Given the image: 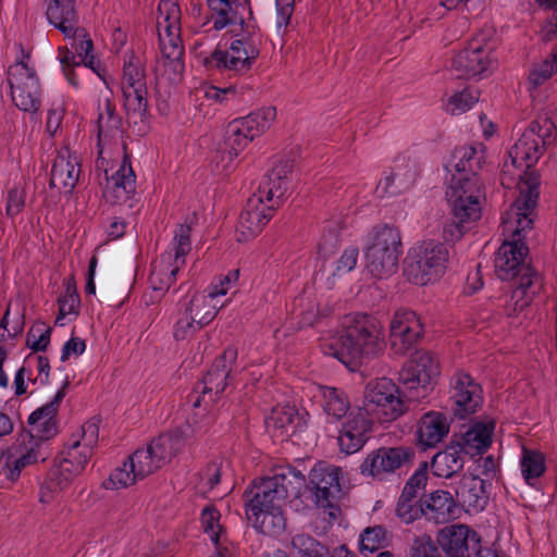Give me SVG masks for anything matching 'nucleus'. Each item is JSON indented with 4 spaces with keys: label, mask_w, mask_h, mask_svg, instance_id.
I'll list each match as a JSON object with an SVG mask.
<instances>
[{
    "label": "nucleus",
    "mask_w": 557,
    "mask_h": 557,
    "mask_svg": "<svg viewBox=\"0 0 557 557\" xmlns=\"http://www.w3.org/2000/svg\"><path fill=\"white\" fill-rule=\"evenodd\" d=\"M506 215L507 218L503 219V223L508 224V220L515 218L517 226L512 231V239L505 240L496 252L495 271L502 281L518 278L511 296V299L515 300L513 308L512 311L508 312V315H512L530 306L541 287L539 273L530 263L524 262L529 253V247L524 242V236H522V232L533 228L537 214L535 210L534 214L527 215L525 221L523 215L509 214L508 211Z\"/></svg>",
    "instance_id": "obj_1"
},
{
    "label": "nucleus",
    "mask_w": 557,
    "mask_h": 557,
    "mask_svg": "<svg viewBox=\"0 0 557 557\" xmlns=\"http://www.w3.org/2000/svg\"><path fill=\"white\" fill-rule=\"evenodd\" d=\"M248 520L253 518L255 528L265 535H280L286 529L283 507L285 490L278 488L271 476L256 478L244 492Z\"/></svg>",
    "instance_id": "obj_2"
},
{
    "label": "nucleus",
    "mask_w": 557,
    "mask_h": 557,
    "mask_svg": "<svg viewBox=\"0 0 557 557\" xmlns=\"http://www.w3.org/2000/svg\"><path fill=\"white\" fill-rule=\"evenodd\" d=\"M380 327L376 319L370 314L358 313L345 326L343 333L325 351L341 361L349 371H357L364 358L380 350Z\"/></svg>",
    "instance_id": "obj_3"
},
{
    "label": "nucleus",
    "mask_w": 557,
    "mask_h": 557,
    "mask_svg": "<svg viewBox=\"0 0 557 557\" xmlns=\"http://www.w3.org/2000/svg\"><path fill=\"white\" fill-rule=\"evenodd\" d=\"M545 149L536 139L532 129H525L518 141L509 151L512 164L518 160L527 162L525 171L520 177L519 197L510 205L509 214L523 215L534 214L540 198L541 174L534 168Z\"/></svg>",
    "instance_id": "obj_4"
},
{
    "label": "nucleus",
    "mask_w": 557,
    "mask_h": 557,
    "mask_svg": "<svg viewBox=\"0 0 557 557\" xmlns=\"http://www.w3.org/2000/svg\"><path fill=\"white\" fill-rule=\"evenodd\" d=\"M401 255L403 242L398 227L389 224L374 226L364 252L370 274L379 280L392 276L398 270Z\"/></svg>",
    "instance_id": "obj_5"
},
{
    "label": "nucleus",
    "mask_w": 557,
    "mask_h": 557,
    "mask_svg": "<svg viewBox=\"0 0 557 557\" xmlns=\"http://www.w3.org/2000/svg\"><path fill=\"white\" fill-rule=\"evenodd\" d=\"M449 251L445 244L433 239L423 240L412 248L404 262V275L418 286L438 281L446 272Z\"/></svg>",
    "instance_id": "obj_6"
},
{
    "label": "nucleus",
    "mask_w": 557,
    "mask_h": 557,
    "mask_svg": "<svg viewBox=\"0 0 557 557\" xmlns=\"http://www.w3.org/2000/svg\"><path fill=\"white\" fill-rule=\"evenodd\" d=\"M441 366L431 351H418L399 371V381L405 386L408 399H424L437 384Z\"/></svg>",
    "instance_id": "obj_7"
},
{
    "label": "nucleus",
    "mask_w": 557,
    "mask_h": 557,
    "mask_svg": "<svg viewBox=\"0 0 557 557\" xmlns=\"http://www.w3.org/2000/svg\"><path fill=\"white\" fill-rule=\"evenodd\" d=\"M22 59L16 62L9 71V85L11 98L14 106L30 115H35L41 108L42 89L36 71L28 66L24 58H29V52L25 53L23 45L20 44Z\"/></svg>",
    "instance_id": "obj_8"
},
{
    "label": "nucleus",
    "mask_w": 557,
    "mask_h": 557,
    "mask_svg": "<svg viewBox=\"0 0 557 557\" xmlns=\"http://www.w3.org/2000/svg\"><path fill=\"white\" fill-rule=\"evenodd\" d=\"M408 395L406 388L400 389L392 380L376 379L366 386L364 409L369 413L381 408L385 421H393L408 410L407 403L412 401L408 399Z\"/></svg>",
    "instance_id": "obj_9"
},
{
    "label": "nucleus",
    "mask_w": 557,
    "mask_h": 557,
    "mask_svg": "<svg viewBox=\"0 0 557 557\" xmlns=\"http://www.w3.org/2000/svg\"><path fill=\"white\" fill-rule=\"evenodd\" d=\"M230 50L233 52L232 55L226 50L215 48L209 57L203 59V66L208 71L227 70L236 74L247 73L260 54V49L248 28L245 30L243 38L231 44Z\"/></svg>",
    "instance_id": "obj_10"
},
{
    "label": "nucleus",
    "mask_w": 557,
    "mask_h": 557,
    "mask_svg": "<svg viewBox=\"0 0 557 557\" xmlns=\"http://www.w3.org/2000/svg\"><path fill=\"white\" fill-rule=\"evenodd\" d=\"M416 457L417 451L412 446H382L368 454L360 465V473L381 480L383 474L413 466Z\"/></svg>",
    "instance_id": "obj_11"
},
{
    "label": "nucleus",
    "mask_w": 557,
    "mask_h": 557,
    "mask_svg": "<svg viewBox=\"0 0 557 557\" xmlns=\"http://www.w3.org/2000/svg\"><path fill=\"white\" fill-rule=\"evenodd\" d=\"M459 175L458 178L453 176L450 191H446V196L451 202L453 215L463 220H479L481 218L479 202L481 186L478 172Z\"/></svg>",
    "instance_id": "obj_12"
},
{
    "label": "nucleus",
    "mask_w": 557,
    "mask_h": 557,
    "mask_svg": "<svg viewBox=\"0 0 557 557\" xmlns=\"http://www.w3.org/2000/svg\"><path fill=\"white\" fill-rule=\"evenodd\" d=\"M494 46L485 37L472 38L468 46L451 60V69L458 78H470L484 73L493 63L491 53Z\"/></svg>",
    "instance_id": "obj_13"
},
{
    "label": "nucleus",
    "mask_w": 557,
    "mask_h": 557,
    "mask_svg": "<svg viewBox=\"0 0 557 557\" xmlns=\"http://www.w3.org/2000/svg\"><path fill=\"white\" fill-rule=\"evenodd\" d=\"M435 544L442 548L446 557H470L471 552L476 557H484L479 533L466 524H453L441 529Z\"/></svg>",
    "instance_id": "obj_14"
},
{
    "label": "nucleus",
    "mask_w": 557,
    "mask_h": 557,
    "mask_svg": "<svg viewBox=\"0 0 557 557\" xmlns=\"http://www.w3.org/2000/svg\"><path fill=\"white\" fill-rule=\"evenodd\" d=\"M81 446L79 441H75L67 447L66 454L75 457V462L70 460V457H61L57 463L58 457L54 459V465L48 471L47 478L42 484V490L49 492H57L66 488L72 481L82 473L90 458V448L84 451H78Z\"/></svg>",
    "instance_id": "obj_15"
},
{
    "label": "nucleus",
    "mask_w": 557,
    "mask_h": 557,
    "mask_svg": "<svg viewBox=\"0 0 557 557\" xmlns=\"http://www.w3.org/2000/svg\"><path fill=\"white\" fill-rule=\"evenodd\" d=\"M237 348L233 346H228L224 349L222 355L218 356L211 368L205 374L201 384V395L197 396L193 406L195 408L199 407L201 400L205 398L207 394H211L214 392L216 398L211 399V401H215L219 396L226 389V387L232 383L233 375V366L236 364L237 360Z\"/></svg>",
    "instance_id": "obj_16"
},
{
    "label": "nucleus",
    "mask_w": 557,
    "mask_h": 557,
    "mask_svg": "<svg viewBox=\"0 0 557 557\" xmlns=\"http://www.w3.org/2000/svg\"><path fill=\"white\" fill-rule=\"evenodd\" d=\"M274 211L275 207L273 205H264L263 194H253L239 215L236 227L237 240L240 243L248 242L259 235L273 218Z\"/></svg>",
    "instance_id": "obj_17"
},
{
    "label": "nucleus",
    "mask_w": 557,
    "mask_h": 557,
    "mask_svg": "<svg viewBox=\"0 0 557 557\" xmlns=\"http://www.w3.org/2000/svg\"><path fill=\"white\" fill-rule=\"evenodd\" d=\"M423 335L419 317L411 310H399L389 325V341L395 354L405 355Z\"/></svg>",
    "instance_id": "obj_18"
},
{
    "label": "nucleus",
    "mask_w": 557,
    "mask_h": 557,
    "mask_svg": "<svg viewBox=\"0 0 557 557\" xmlns=\"http://www.w3.org/2000/svg\"><path fill=\"white\" fill-rule=\"evenodd\" d=\"M451 399L455 401L454 416L466 419L475 413L483 404L482 386L465 372L454 376Z\"/></svg>",
    "instance_id": "obj_19"
},
{
    "label": "nucleus",
    "mask_w": 557,
    "mask_h": 557,
    "mask_svg": "<svg viewBox=\"0 0 557 557\" xmlns=\"http://www.w3.org/2000/svg\"><path fill=\"white\" fill-rule=\"evenodd\" d=\"M449 422L445 413L425 412L419 420L416 431V451L422 455L425 450L436 447L449 433Z\"/></svg>",
    "instance_id": "obj_20"
},
{
    "label": "nucleus",
    "mask_w": 557,
    "mask_h": 557,
    "mask_svg": "<svg viewBox=\"0 0 557 557\" xmlns=\"http://www.w3.org/2000/svg\"><path fill=\"white\" fill-rule=\"evenodd\" d=\"M47 18L65 37L76 35L84 37L86 29L76 26L77 13L75 10V0H50L47 11Z\"/></svg>",
    "instance_id": "obj_21"
},
{
    "label": "nucleus",
    "mask_w": 557,
    "mask_h": 557,
    "mask_svg": "<svg viewBox=\"0 0 557 557\" xmlns=\"http://www.w3.org/2000/svg\"><path fill=\"white\" fill-rule=\"evenodd\" d=\"M424 510L426 520L435 523H447L460 516V508L457 505L456 497L447 491H435L424 499Z\"/></svg>",
    "instance_id": "obj_22"
},
{
    "label": "nucleus",
    "mask_w": 557,
    "mask_h": 557,
    "mask_svg": "<svg viewBox=\"0 0 557 557\" xmlns=\"http://www.w3.org/2000/svg\"><path fill=\"white\" fill-rule=\"evenodd\" d=\"M455 497L458 506L483 510L488 502L485 481L475 474H463L455 488Z\"/></svg>",
    "instance_id": "obj_23"
},
{
    "label": "nucleus",
    "mask_w": 557,
    "mask_h": 557,
    "mask_svg": "<svg viewBox=\"0 0 557 557\" xmlns=\"http://www.w3.org/2000/svg\"><path fill=\"white\" fill-rule=\"evenodd\" d=\"M81 173V165L76 158L59 153L52 164L49 187L64 189V193L71 195L75 188Z\"/></svg>",
    "instance_id": "obj_24"
},
{
    "label": "nucleus",
    "mask_w": 557,
    "mask_h": 557,
    "mask_svg": "<svg viewBox=\"0 0 557 557\" xmlns=\"http://www.w3.org/2000/svg\"><path fill=\"white\" fill-rule=\"evenodd\" d=\"M456 437L454 435L446 448L431 458L429 466L435 476L449 479L462 470L465 460L460 450H457Z\"/></svg>",
    "instance_id": "obj_25"
},
{
    "label": "nucleus",
    "mask_w": 557,
    "mask_h": 557,
    "mask_svg": "<svg viewBox=\"0 0 557 557\" xmlns=\"http://www.w3.org/2000/svg\"><path fill=\"white\" fill-rule=\"evenodd\" d=\"M495 421H475L463 434L457 435L456 442L460 449H475V454H484L492 445Z\"/></svg>",
    "instance_id": "obj_26"
},
{
    "label": "nucleus",
    "mask_w": 557,
    "mask_h": 557,
    "mask_svg": "<svg viewBox=\"0 0 557 557\" xmlns=\"http://www.w3.org/2000/svg\"><path fill=\"white\" fill-rule=\"evenodd\" d=\"M295 160L290 158L281 159L267 175L264 186L259 187V194H263L267 201H272L273 197L277 199L284 196L286 188V180L294 171Z\"/></svg>",
    "instance_id": "obj_27"
},
{
    "label": "nucleus",
    "mask_w": 557,
    "mask_h": 557,
    "mask_svg": "<svg viewBox=\"0 0 557 557\" xmlns=\"http://www.w3.org/2000/svg\"><path fill=\"white\" fill-rule=\"evenodd\" d=\"M13 457L11 448L0 451V474L3 473L11 481L17 480L22 470L26 466L37 462L39 457L41 461L47 459V456H41L39 448L35 445L21 457L16 459Z\"/></svg>",
    "instance_id": "obj_28"
},
{
    "label": "nucleus",
    "mask_w": 557,
    "mask_h": 557,
    "mask_svg": "<svg viewBox=\"0 0 557 557\" xmlns=\"http://www.w3.org/2000/svg\"><path fill=\"white\" fill-rule=\"evenodd\" d=\"M36 413L37 409L29 414L27 420L32 430H26L23 426L21 436L29 437L30 441H34V445L39 448L42 442H47L58 434V420L57 414L52 413H42L35 419H32Z\"/></svg>",
    "instance_id": "obj_29"
},
{
    "label": "nucleus",
    "mask_w": 557,
    "mask_h": 557,
    "mask_svg": "<svg viewBox=\"0 0 557 557\" xmlns=\"http://www.w3.org/2000/svg\"><path fill=\"white\" fill-rule=\"evenodd\" d=\"M209 9L216 13L213 29L221 30L231 24H239L244 29L246 22L240 13L244 4L239 0H207Z\"/></svg>",
    "instance_id": "obj_30"
},
{
    "label": "nucleus",
    "mask_w": 557,
    "mask_h": 557,
    "mask_svg": "<svg viewBox=\"0 0 557 557\" xmlns=\"http://www.w3.org/2000/svg\"><path fill=\"white\" fill-rule=\"evenodd\" d=\"M148 90L146 84L138 87H123L124 108L129 117H135L134 123H148L151 114L148 110Z\"/></svg>",
    "instance_id": "obj_31"
},
{
    "label": "nucleus",
    "mask_w": 557,
    "mask_h": 557,
    "mask_svg": "<svg viewBox=\"0 0 557 557\" xmlns=\"http://www.w3.org/2000/svg\"><path fill=\"white\" fill-rule=\"evenodd\" d=\"M238 125V123L230 122L225 127L222 159L227 156L228 160L232 161L247 147L248 143L253 140L246 132H242Z\"/></svg>",
    "instance_id": "obj_32"
},
{
    "label": "nucleus",
    "mask_w": 557,
    "mask_h": 557,
    "mask_svg": "<svg viewBox=\"0 0 557 557\" xmlns=\"http://www.w3.org/2000/svg\"><path fill=\"white\" fill-rule=\"evenodd\" d=\"M295 420L300 421L295 407H274L271 414L265 419V426L268 431L272 428L282 431V433L285 432L286 435H292L297 429V426L294 425Z\"/></svg>",
    "instance_id": "obj_33"
},
{
    "label": "nucleus",
    "mask_w": 557,
    "mask_h": 557,
    "mask_svg": "<svg viewBox=\"0 0 557 557\" xmlns=\"http://www.w3.org/2000/svg\"><path fill=\"white\" fill-rule=\"evenodd\" d=\"M216 315L215 307H211L206 314H186L184 319L176 322L174 337L176 341H183L188 335L208 325Z\"/></svg>",
    "instance_id": "obj_34"
},
{
    "label": "nucleus",
    "mask_w": 557,
    "mask_h": 557,
    "mask_svg": "<svg viewBox=\"0 0 557 557\" xmlns=\"http://www.w3.org/2000/svg\"><path fill=\"white\" fill-rule=\"evenodd\" d=\"M171 255L165 257L161 256L159 264H154L149 275V282L153 290L165 292L170 288L171 284L175 281V276L180 271V265L171 268Z\"/></svg>",
    "instance_id": "obj_35"
},
{
    "label": "nucleus",
    "mask_w": 557,
    "mask_h": 557,
    "mask_svg": "<svg viewBox=\"0 0 557 557\" xmlns=\"http://www.w3.org/2000/svg\"><path fill=\"white\" fill-rule=\"evenodd\" d=\"M342 469L334 465L318 463L309 473V484L318 485L319 487L325 485L335 487L336 493H342L339 483V474Z\"/></svg>",
    "instance_id": "obj_36"
},
{
    "label": "nucleus",
    "mask_w": 557,
    "mask_h": 557,
    "mask_svg": "<svg viewBox=\"0 0 557 557\" xmlns=\"http://www.w3.org/2000/svg\"><path fill=\"white\" fill-rule=\"evenodd\" d=\"M126 460L129 463L131 472L135 473V478L139 480L162 468L148 448L137 449Z\"/></svg>",
    "instance_id": "obj_37"
},
{
    "label": "nucleus",
    "mask_w": 557,
    "mask_h": 557,
    "mask_svg": "<svg viewBox=\"0 0 557 557\" xmlns=\"http://www.w3.org/2000/svg\"><path fill=\"white\" fill-rule=\"evenodd\" d=\"M126 150V146L124 145ZM115 191H123L128 198L129 194H135L136 175L132 166L131 156L125 151L120 169L112 175Z\"/></svg>",
    "instance_id": "obj_38"
},
{
    "label": "nucleus",
    "mask_w": 557,
    "mask_h": 557,
    "mask_svg": "<svg viewBox=\"0 0 557 557\" xmlns=\"http://www.w3.org/2000/svg\"><path fill=\"white\" fill-rule=\"evenodd\" d=\"M159 40L162 57L169 61V66L174 73L181 74L184 71V46L181 36H172L168 38V44H165L159 35Z\"/></svg>",
    "instance_id": "obj_39"
},
{
    "label": "nucleus",
    "mask_w": 557,
    "mask_h": 557,
    "mask_svg": "<svg viewBox=\"0 0 557 557\" xmlns=\"http://www.w3.org/2000/svg\"><path fill=\"white\" fill-rule=\"evenodd\" d=\"M387 530L377 524L367 527L359 536V552L361 554L375 553L387 545Z\"/></svg>",
    "instance_id": "obj_40"
},
{
    "label": "nucleus",
    "mask_w": 557,
    "mask_h": 557,
    "mask_svg": "<svg viewBox=\"0 0 557 557\" xmlns=\"http://www.w3.org/2000/svg\"><path fill=\"white\" fill-rule=\"evenodd\" d=\"M528 129L535 133L536 139L541 140L542 149H546L557 140V119L555 120L553 116H539L530 123Z\"/></svg>",
    "instance_id": "obj_41"
},
{
    "label": "nucleus",
    "mask_w": 557,
    "mask_h": 557,
    "mask_svg": "<svg viewBox=\"0 0 557 557\" xmlns=\"http://www.w3.org/2000/svg\"><path fill=\"white\" fill-rule=\"evenodd\" d=\"M309 491L313 492L314 504L319 508L329 509V517L336 519L341 512V507L337 505V499L341 493H336L335 487L312 485L308 483Z\"/></svg>",
    "instance_id": "obj_42"
},
{
    "label": "nucleus",
    "mask_w": 557,
    "mask_h": 557,
    "mask_svg": "<svg viewBox=\"0 0 557 557\" xmlns=\"http://www.w3.org/2000/svg\"><path fill=\"white\" fill-rule=\"evenodd\" d=\"M292 545L298 550V557H332L329 547L311 535L298 534Z\"/></svg>",
    "instance_id": "obj_43"
},
{
    "label": "nucleus",
    "mask_w": 557,
    "mask_h": 557,
    "mask_svg": "<svg viewBox=\"0 0 557 557\" xmlns=\"http://www.w3.org/2000/svg\"><path fill=\"white\" fill-rule=\"evenodd\" d=\"M323 397L325 399L324 410L329 416H333L337 420L346 416L350 404L342 389L326 386L323 389Z\"/></svg>",
    "instance_id": "obj_44"
},
{
    "label": "nucleus",
    "mask_w": 557,
    "mask_h": 557,
    "mask_svg": "<svg viewBox=\"0 0 557 557\" xmlns=\"http://www.w3.org/2000/svg\"><path fill=\"white\" fill-rule=\"evenodd\" d=\"M476 154V149L472 146L456 148L453 152L454 158L459 157V162L455 164L456 172L462 174L481 170L484 158L483 156L479 157Z\"/></svg>",
    "instance_id": "obj_45"
},
{
    "label": "nucleus",
    "mask_w": 557,
    "mask_h": 557,
    "mask_svg": "<svg viewBox=\"0 0 557 557\" xmlns=\"http://www.w3.org/2000/svg\"><path fill=\"white\" fill-rule=\"evenodd\" d=\"M52 327L47 326L45 322H35L27 332L26 346L33 352L46 351L50 344Z\"/></svg>",
    "instance_id": "obj_46"
},
{
    "label": "nucleus",
    "mask_w": 557,
    "mask_h": 557,
    "mask_svg": "<svg viewBox=\"0 0 557 557\" xmlns=\"http://www.w3.org/2000/svg\"><path fill=\"white\" fill-rule=\"evenodd\" d=\"M521 470L525 482L529 485H534L532 480L540 478L545 472L543 454L524 450L521 459Z\"/></svg>",
    "instance_id": "obj_47"
},
{
    "label": "nucleus",
    "mask_w": 557,
    "mask_h": 557,
    "mask_svg": "<svg viewBox=\"0 0 557 557\" xmlns=\"http://www.w3.org/2000/svg\"><path fill=\"white\" fill-rule=\"evenodd\" d=\"M555 72H557V55L552 54L550 59L547 58L543 62L534 64L528 76L529 83L532 88H537L549 79Z\"/></svg>",
    "instance_id": "obj_48"
},
{
    "label": "nucleus",
    "mask_w": 557,
    "mask_h": 557,
    "mask_svg": "<svg viewBox=\"0 0 557 557\" xmlns=\"http://www.w3.org/2000/svg\"><path fill=\"white\" fill-rule=\"evenodd\" d=\"M137 480L139 479L135 478V473L131 472L129 463L125 460L122 467L114 469L109 478L102 482V487L106 490H119L134 484Z\"/></svg>",
    "instance_id": "obj_49"
},
{
    "label": "nucleus",
    "mask_w": 557,
    "mask_h": 557,
    "mask_svg": "<svg viewBox=\"0 0 557 557\" xmlns=\"http://www.w3.org/2000/svg\"><path fill=\"white\" fill-rule=\"evenodd\" d=\"M172 442L173 440L170 435L161 434L154 437L147 446L157 463H160L161 467L170 462L174 456Z\"/></svg>",
    "instance_id": "obj_50"
},
{
    "label": "nucleus",
    "mask_w": 557,
    "mask_h": 557,
    "mask_svg": "<svg viewBox=\"0 0 557 557\" xmlns=\"http://www.w3.org/2000/svg\"><path fill=\"white\" fill-rule=\"evenodd\" d=\"M406 557H442L437 545L432 540L431 535L422 534L416 536L410 544Z\"/></svg>",
    "instance_id": "obj_51"
},
{
    "label": "nucleus",
    "mask_w": 557,
    "mask_h": 557,
    "mask_svg": "<svg viewBox=\"0 0 557 557\" xmlns=\"http://www.w3.org/2000/svg\"><path fill=\"white\" fill-rule=\"evenodd\" d=\"M106 121L102 113L99 114L97 120L99 139L102 135L107 136V134L119 132L122 128V117L116 114L115 106L109 99L106 101Z\"/></svg>",
    "instance_id": "obj_52"
},
{
    "label": "nucleus",
    "mask_w": 557,
    "mask_h": 557,
    "mask_svg": "<svg viewBox=\"0 0 557 557\" xmlns=\"http://www.w3.org/2000/svg\"><path fill=\"white\" fill-rule=\"evenodd\" d=\"M395 512L396 516L407 524L412 523L422 516L426 518L424 499L420 498L414 503L397 502Z\"/></svg>",
    "instance_id": "obj_53"
},
{
    "label": "nucleus",
    "mask_w": 557,
    "mask_h": 557,
    "mask_svg": "<svg viewBox=\"0 0 557 557\" xmlns=\"http://www.w3.org/2000/svg\"><path fill=\"white\" fill-rule=\"evenodd\" d=\"M372 425L373 422L361 411V409H359L357 414L343 423L341 430L367 436V433L372 430Z\"/></svg>",
    "instance_id": "obj_54"
},
{
    "label": "nucleus",
    "mask_w": 557,
    "mask_h": 557,
    "mask_svg": "<svg viewBox=\"0 0 557 557\" xmlns=\"http://www.w3.org/2000/svg\"><path fill=\"white\" fill-rule=\"evenodd\" d=\"M471 220H463L460 219V216H455L451 222H447L443 226V244H450L451 246L455 245L456 242L462 238L465 233L467 232L465 227L466 222H470Z\"/></svg>",
    "instance_id": "obj_55"
},
{
    "label": "nucleus",
    "mask_w": 557,
    "mask_h": 557,
    "mask_svg": "<svg viewBox=\"0 0 557 557\" xmlns=\"http://www.w3.org/2000/svg\"><path fill=\"white\" fill-rule=\"evenodd\" d=\"M368 441V436H361L356 433L346 432L344 430L339 431L338 436V445L341 451L346 453L347 455L357 453L360 450L366 442Z\"/></svg>",
    "instance_id": "obj_56"
},
{
    "label": "nucleus",
    "mask_w": 557,
    "mask_h": 557,
    "mask_svg": "<svg viewBox=\"0 0 557 557\" xmlns=\"http://www.w3.org/2000/svg\"><path fill=\"white\" fill-rule=\"evenodd\" d=\"M190 232L189 225L181 224L178 231L175 234V262L177 263L182 259V263L185 262V256L190 251Z\"/></svg>",
    "instance_id": "obj_57"
},
{
    "label": "nucleus",
    "mask_w": 557,
    "mask_h": 557,
    "mask_svg": "<svg viewBox=\"0 0 557 557\" xmlns=\"http://www.w3.org/2000/svg\"><path fill=\"white\" fill-rule=\"evenodd\" d=\"M134 59L135 57L132 54L129 61L124 63L123 79L125 85L123 87H138L140 84H146L145 72L138 69L133 62Z\"/></svg>",
    "instance_id": "obj_58"
},
{
    "label": "nucleus",
    "mask_w": 557,
    "mask_h": 557,
    "mask_svg": "<svg viewBox=\"0 0 557 557\" xmlns=\"http://www.w3.org/2000/svg\"><path fill=\"white\" fill-rule=\"evenodd\" d=\"M221 513L220 511L213 506H206L202 509L201 512V522L203 525V531L206 533L212 532L211 540L215 545H219L220 543V533L214 532V524L220 520Z\"/></svg>",
    "instance_id": "obj_59"
},
{
    "label": "nucleus",
    "mask_w": 557,
    "mask_h": 557,
    "mask_svg": "<svg viewBox=\"0 0 557 557\" xmlns=\"http://www.w3.org/2000/svg\"><path fill=\"white\" fill-rule=\"evenodd\" d=\"M25 206V191L18 187H14L8 191V200L5 212L7 215L14 218Z\"/></svg>",
    "instance_id": "obj_60"
},
{
    "label": "nucleus",
    "mask_w": 557,
    "mask_h": 557,
    "mask_svg": "<svg viewBox=\"0 0 557 557\" xmlns=\"http://www.w3.org/2000/svg\"><path fill=\"white\" fill-rule=\"evenodd\" d=\"M429 461L425 459L420 460L419 467L416 472L407 480L405 487L413 490L418 493L419 490L424 488L428 482Z\"/></svg>",
    "instance_id": "obj_61"
},
{
    "label": "nucleus",
    "mask_w": 557,
    "mask_h": 557,
    "mask_svg": "<svg viewBox=\"0 0 557 557\" xmlns=\"http://www.w3.org/2000/svg\"><path fill=\"white\" fill-rule=\"evenodd\" d=\"M478 100L479 95L476 91L473 94L469 88H465L463 90L453 95L449 99V103L453 104L455 109L466 111L469 110Z\"/></svg>",
    "instance_id": "obj_62"
},
{
    "label": "nucleus",
    "mask_w": 557,
    "mask_h": 557,
    "mask_svg": "<svg viewBox=\"0 0 557 557\" xmlns=\"http://www.w3.org/2000/svg\"><path fill=\"white\" fill-rule=\"evenodd\" d=\"M100 422L101 418L94 416L82 425V437L86 445L91 446L98 442Z\"/></svg>",
    "instance_id": "obj_63"
},
{
    "label": "nucleus",
    "mask_w": 557,
    "mask_h": 557,
    "mask_svg": "<svg viewBox=\"0 0 557 557\" xmlns=\"http://www.w3.org/2000/svg\"><path fill=\"white\" fill-rule=\"evenodd\" d=\"M222 462L212 460L207 463L202 472H200L201 479H207L209 490L214 488L221 481L222 475Z\"/></svg>",
    "instance_id": "obj_64"
}]
</instances>
